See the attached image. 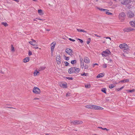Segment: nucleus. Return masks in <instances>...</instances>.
<instances>
[{
  "instance_id": "24",
  "label": "nucleus",
  "mask_w": 135,
  "mask_h": 135,
  "mask_svg": "<svg viewBox=\"0 0 135 135\" xmlns=\"http://www.w3.org/2000/svg\"><path fill=\"white\" fill-rule=\"evenodd\" d=\"M97 8L99 9V10H100L101 11H106L107 10L105 9H104L102 8H100L98 7H97Z\"/></svg>"
},
{
  "instance_id": "32",
  "label": "nucleus",
  "mask_w": 135,
  "mask_h": 135,
  "mask_svg": "<svg viewBox=\"0 0 135 135\" xmlns=\"http://www.w3.org/2000/svg\"><path fill=\"white\" fill-rule=\"evenodd\" d=\"M81 75L82 76H87L88 75V73H84L83 74H81Z\"/></svg>"
},
{
  "instance_id": "61",
  "label": "nucleus",
  "mask_w": 135,
  "mask_h": 135,
  "mask_svg": "<svg viewBox=\"0 0 135 135\" xmlns=\"http://www.w3.org/2000/svg\"><path fill=\"white\" fill-rule=\"evenodd\" d=\"M46 30L47 31H50V30L49 29H46Z\"/></svg>"
},
{
  "instance_id": "55",
  "label": "nucleus",
  "mask_w": 135,
  "mask_h": 135,
  "mask_svg": "<svg viewBox=\"0 0 135 135\" xmlns=\"http://www.w3.org/2000/svg\"><path fill=\"white\" fill-rule=\"evenodd\" d=\"M105 38H107V39H108H108H109L110 40H111V38H110V37H105Z\"/></svg>"
},
{
  "instance_id": "12",
  "label": "nucleus",
  "mask_w": 135,
  "mask_h": 135,
  "mask_svg": "<svg viewBox=\"0 0 135 135\" xmlns=\"http://www.w3.org/2000/svg\"><path fill=\"white\" fill-rule=\"evenodd\" d=\"M60 86L61 87L64 88H66L67 87V84L66 83L64 84L60 83L59 84Z\"/></svg>"
},
{
  "instance_id": "44",
  "label": "nucleus",
  "mask_w": 135,
  "mask_h": 135,
  "mask_svg": "<svg viewBox=\"0 0 135 135\" xmlns=\"http://www.w3.org/2000/svg\"><path fill=\"white\" fill-rule=\"evenodd\" d=\"M32 54V52L30 51H29L28 55L30 56Z\"/></svg>"
},
{
  "instance_id": "59",
  "label": "nucleus",
  "mask_w": 135,
  "mask_h": 135,
  "mask_svg": "<svg viewBox=\"0 0 135 135\" xmlns=\"http://www.w3.org/2000/svg\"><path fill=\"white\" fill-rule=\"evenodd\" d=\"M90 42L89 41H88L87 42V43L88 44H89Z\"/></svg>"
},
{
  "instance_id": "3",
  "label": "nucleus",
  "mask_w": 135,
  "mask_h": 135,
  "mask_svg": "<svg viewBox=\"0 0 135 135\" xmlns=\"http://www.w3.org/2000/svg\"><path fill=\"white\" fill-rule=\"evenodd\" d=\"M111 52L108 49H106L105 51H103L102 53V54L103 56H107L110 55Z\"/></svg>"
},
{
  "instance_id": "62",
  "label": "nucleus",
  "mask_w": 135,
  "mask_h": 135,
  "mask_svg": "<svg viewBox=\"0 0 135 135\" xmlns=\"http://www.w3.org/2000/svg\"><path fill=\"white\" fill-rule=\"evenodd\" d=\"M51 55L52 56H53V53H51Z\"/></svg>"
},
{
  "instance_id": "53",
  "label": "nucleus",
  "mask_w": 135,
  "mask_h": 135,
  "mask_svg": "<svg viewBox=\"0 0 135 135\" xmlns=\"http://www.w3.org/2000/svg\"><path fill=\"white\" fill-rule=\"evenodd\" d=\"M38 20H41V21H43L44 20L43 19H40V18H36Z\"/></svg>"
},
{
  "instance_id": "13",
  "label": "nucleus",
  "mask_w": 135,
  "mask_h": 135,
  "mask_svg": "<svg viewBox=\"0 0 135 135\" xmlns=\"http://www.w3.org/2000/svg\"><path fill=\"white\" fill-rule=\"evenodd\" d=\"M84 62L86 64H88L90 62V60L87 57H85L84 58Z\"/></svg>"
},
{
  "instance_id": "34",
  "label": "nucleus",
  "mask_w": 135,
  "mask_h": 135,
  "mask_svg": "<svg viewBox=\"0 0 135 135\" xmlns=\"http://www.w3.org/2000/svg\"><path fill=\"white\" fill-rule=\"evenodd\" d=\"M80 63H81L82 62H84L83 61V59L82 57H80Z\"/></svg>"
},
{
  "instance_id": "22",
  "label": "nucleus",
  "mask_w": 135,
  "mask_h": 135,
  "mask_svg": "<svg viewBox=\"0 0 135 135\" xmlns=\"http://www.w3.org/2000/svg\"><path fill=\"white\" fill-rule=\"evenodd\" d=\"M77 30L79 32H84L85 33H86L87 31H85L84 30L80 29H77Z\"/></svg>"
},
{
  "instance_id": "52",
  "label": "nucleus",
  "mask_w": 135,
  "mask_h": 135,
  "mask_svg": "<svg viewBox=\"0 0 135 135\" xmlns=\"http://www.w3.org/2000/svg\"><path fill=\"white\" fill-rule=\"evenodd\" d=\"M94 35H95V36H96L97 37H101L100 36H98V35H97L96 34H95Z\"/></svg>"
},
{
  "instance_id": "37",
  "label": "nucleus",
  "mask_w": 135,
  "mask_h": 135,
  "mask_svg": "<svg viewBox=\"0 0 135 135\" xmlns=\"http://www.w3.org/2000/svg\"><path fill=\"white\" fill-rule=\"evenodd\" d=\"M103 67L104 68H106L107 67V65L106 64H103Z\"/></svg>"
},
{
  "instance_id": "41",
  "label": "nucleus",
  "mask_w": 135,
  "mask_h": 135,
  "mask_svg": "<svg viewBox=\"0 0 135 135\" xmlns=\"http://www.w3.org/2000/svg\"><path fill=\"white\" fill-rule=\"evenodd\" d=\"M64 63L65 64V65L66 66H68L69 64V63L68 62H67L66 61L64 62Z\"/></svg>"
},
{
  "instance_id": "33",
  "label": "nucleus",
  "mask_w": 135,
  "mask_h": 135,
  "mask_svg": "<svg viewBox=\"0 0 135 135\" xmlns=\"http://www.w3.org/2000/svg\"><path fill=\"white\" fill-rule=\"evenodd\" d=\"M98 128H100V129H103V130H106L107 131H108V130H109V129H107L106 128H103L102 127H98Z\"/></svg>"
},
{
  "instance_id": "4",
  "label": "nucleus",
  "mask_w": 135,
  "mask_h": 135,
  "mask_svg": "<svg viewBox=\"0 0 135 135\" xmlns=\"http://www.w3.org/2000/svg\"><path fill=\"white\" fill-rule=\"evenodd\" d=\"M119 47L121 49H123L124 50H128L129 49L128 46L125 43L120 44L119 45Z\"/></svg>"
},
{
  "instance_id": "64",
  "label": "nucleus",
  "mask_w": 135,
  "mask_h": 135,
  "mask_svg": "<svg viewBox=\"0 0 135 135\" xmlns=\"http://www.w3.org/2000/svg\"><path fill=\"white\" fill-rule=\"evenodd\" d=\"M46 135H48V134H46Z\"/></svg>"
},
{
  "instance_id": "5",
  "label": "nucleus",
  "mask_w": 135,
  "mask_h": 135,
  "mask_svg": "<svg viewBox=\"0 0 135 135\" xmlns=\"http://www.w3.org/2000/svg\"><path fill=\"white\" fill-rule=\"evenodd\" d=\"M70 123H73L74 125L81 124L83 123L82 121L79 120H75L73 121H71Z\"/></svg>"
},
{
  "instance_id": "56",
  "label": "nucleus",
  "mask_w": 135,
  "mask_h": 135,
  "mask_svg": "<svg viewBox=\"0 0 135 135\" xmlns=\"http://www.w3.org/2000/svg\"><path fill=\"white\" fill-rule=\"evenodd\" d=\"M39 99L38 98H34V99H33V100H36V99Z\"/></svg>"
},
{
  "instance_id": "15",
  "label": "nucleus",
  "mask_w": 135,
  "mask_h": 135,
  "mask_svg": "<svg viewBox=\"0 0 135 135\" xmlns=\"http://www.w3.org/2000/svg\"><path fill=\"white\" fill-rule=\"evenodd\" d=\"M128 0H123L121 2V3L123 5H126L128 3Z\"/></svg>"
},
{
  "instance_id": "39",
  "label": "nucleus",
  "mask_w": 135,
  "mask_h": 135,
  "mask_svg": "<svg viewBox=\"0 0 135 135\" xmlns=\"http://www.w3.org/2000/svg\"><path fill=\"white\" fill-rule=\"evenodd\" d=\"M69 40L71 41H73V42H74V41H75V40L73 39H72V38H69Z\"/></svg>"
},
{
  "instance_id": "6",
  "label": "nucleus",
  "mask_w": 135,
  "mask_h": 135,
  "mask_svg": "<svg viewBox=\"0 0 135 135\" xmlns=\"http://www.w3.org/2000/svg\"><path fill=\"white\" fill-rule=\"evenodd\" d=\"M65 52L66 53L71 56L73 55V51L69 48L66 49Z\"/></svg>"
},
{
  "instance_id": "23",
  "label": "nucleus",
  "mask_w": 135,
  "mask_h": 135,
  "mask_svg": "<svg viewBox=\"0 0 135 135\" xmlns=\"http://www.w3.org/2000/svg\"><path fill=\"white\" fill-rule=\"evenodd\" d=\"M135 91V89H133L131 90H127V91L128 93H132L134 92Z\"/></svg>"
},
{
  "instance_id": "30",
  "label": "nucleus",
  "mask_w": 135,
  "mask_h": 135,
  "mask_svg": "<svg viewBox=\"0 0 135 135\" xmlns=\"http://www.w3.org/2000/svg\"><path fill=\"white\" fill-rule=\"evenodd\" d=\"M85 86L86 88H89L90 87V84H87L85 85Z\"/></svg>"
},
{
  "instance_id": "35",
  "label": "nucleus",
  "mask_w": 135,
  "mask_h": 135,
  "mask_svg": "<svg viewBox=\"0 0 135 135\" xmlns=\"http://www.w3.org/2000/svg\"><path fill=\"white\" fill-rule=\"evenodd\" d=\"M88 65L86 64L84 66V68L85 69H88Z\"/></svg>"
},
{
  "instance_id": "54",
  "label": "nucleus",
  "mask_w": 135,
  "mask_h": 135,
  "mask_svg": "<svg viewBox=\"0 0 135 135\" xmlns=\"http://www.w3.org/2000/svg\"><path fill=\"white\" fill-rule=\"evenodd\" d=\"M33 48L35 49H38V47H34Z\"/></svg>"
},
{
  "instance_id": "38",
  "label": "nucleus",
  "mask_w": 135,
  "mask_h": 135,
  "mask_svg": "<svg viewBox=\"0 0 135 135\" xmlns=\"http://www.w3.org/2000/svg\"><path fill=\"white\" fill-rule=\"evenodd\" d=\"M66 78L70 80H72L73 79L72 78L69 77H66Z\"/></svg>"
},
{
  "instance_id": "28",
  "label": "nucleus",
  "mask_w": 135,
  "mask_h": 135,
  "mask_svg": "<svg viewBox=\"0 0 135 135\" xmlns=\"http://www.w3.org/2000/svg\"><path fill=\"white\" fill-rule=\"evenodd\" d=\"M1 24L5 27L8 26V24L6 22H2L1 23Z\"/></svg>"
},
{
  "instance_id": "16",
  "label": "nucleus",
  "mask_w": 135,
  "mask_h": 135,
  "mask_svg": "<svg viewBox=\"0 0 135 135\" xmlns=\"http://www.w3.org/2000/svg\"><path fill=\"white\" fill-rule=\"evenodd\" d=\"M30 60V58L29 57H26L23 60V62L25 63L28 62Z\"/></svg>"
},
{
  "instance_id": "20",
  "label": "nucleus",
  "mask_w": 135,
  "mask_h": 135,
  "mask_svg": "<svg viewBox=\"0 0 135 135\" xmlns=\"http://www.w3.org/2000/svg\"><path fill=\"white\" fill-rule=\"evenodd\" d=\"M38 13L40 15H43L44 13L42 11L41 9H39L38 10Z\"/></svg>"
},
{
  "instance_id": "45",
  "label": "nucleus",
  "mask_w": 135,
  "mask_h": 135,
  "mask_svg": "<svg viewBox=\"0 0 135 135\" xmlns=\"http://www.w3.org/2000/svg\"><path fill=\"white\" fill-rule=\"evenodd\" d=\"M129 79H127L124 80V82H129Z\"/></svg>"
},
{
  "instance_id": "63",
  "label": "nucleus",
  "mask_w": 135,
  "mask_h": 135,
  "mask_svg": "<svg viewBox=\"0 0 135 135\" xmlns=\"http://www.w3.org/2000/svg\"><path fill=\"white\" fill-rule=\"evenodd\" d=\"M33 21H37L36 20H35V19H34L33 20Z\"/></svg>"
},
{
  "instance_id": "36",
  "label": "nucleus",
  "mask_w": 135,
  "mask_h": 135,
  "mask_svg": "<svg viewBox=\"0 0 135 135\" xmlns=\"http://www.w3.org/2000/svg\"><path fill=\"white\" fill-rule=\"evenodd\" d=\"M81 67L83 69L84 66V62H82L80 63Z\"/></svg>"
},
{
  "instance_id": "31",
  "label": "nucleus",
  "mask_w": 135,
  "mask_h": 135,
  "mask_svg": "<svg viewBox=\"0 0 135 135\" xmlns=\"http://www.w3.org/2000/svg\"><path fill=\"white\" fill-rule=\"evenodd\" d=\"M76 62V60H72L71 61V63L72 64H75Z\"/></svg>"
},
{
  "instance_id": "18",
  "label": "nucleus",
  "mask_w": 135,
  "mask_h": 135,
  "mask_svg": "<svg viewBox=\"0 0 135 135\" xmlns=\"http://www.w3.org/2000/svg\"><path fill=\"white\" fill-rule=\"evenodd\" d=\"M104 76V75L103 73H100L97 76V78H100L103 77Z\"/></svg>"
},
{
  "instance_id": "17",
  "label": "nucleus",
  "mask_w": 135,
  "mask_h": 135,
  "mask_svg": "<svg viewBox=\"0 0 135 135\" xmlns=\"http://www.w3.org/2000/svg\"><path fill=\"white\" fill-rule=\"evenodd\" d=\"M75 69L74 73L76 74L78 73L80 71V69L79 68H76L75 67Z\"/></svg>"
},
{
  "instance_id": "2",
  "label": "nucleus",
  "mask_w": 135,
  "mask_h": 135,
  "mask_svg": "<svg viewBox=\"0 0 135 135\" xmlns=\"http://www.w3.org/2000/svg\"><path fill=\"white\" fill-rule=\"evenodd\" d=\"M32 92L33 93L36 94H39L41 92L40 89L37 87H34L33 89Z\"/></svg>"
},
{
  "instance_id": "48",
  "label": "nucleus",
  "mask_w": 135,
  "mask_h": 135,
  "mask_svg": "<svg viewBox=\"0 0 135 135\" xmlns=\"http://www.w3.org/2000/svg\"><path fill=\"white\" fill-rule=\"evenodd\" d=\"M123 88H124V86H123L121 88H120V89H119V88L118 89V90L119 91L120 90H121L122 89H123Z\"/></svg>"
},
{
  "instance_id": "50",
  "label": "nucleus",
  "mask_w": 135,
  "mask_h": 135,
  "mask_svg": "<svg viewBox=\"0 0 135 135\" xmlns=\"http://www.w3.org/2000/svg\"><path fill=\"white\" fill-rule=\"evenodd\" d=\"M31 40L33 41V42L35 43L36 42V41H35V40L33 39H32Z\"/></svg>"
},
{
  "instance_id": "29",
  "label": "nucleus",
  "mask_w": 135,
  "mask_h": 135,
  "mask_svg": "<svg viewBox=\"0 0 135 135\" xmlns=\"http://www.w3.org/2000/svg\"><path fill=\"white\" fill-rule=\"evenodd\" d=\"M11 50L13 52L15 51L14 48L12 45H11Z\"/></svg>"
},
{
  "instance_id": "21",
  "label": "nucleus",
  "mask_w": 135,
  "mask_h": 135,
  "mask_svg": "<svg viewBox=\"0 0 135 135\" xmlns=\"http://www.w3.org/2000/svg\"><path fill=\"white\" fill-rule=\"evenodd\" d=\"M39 73V72L37 71V70H35L34 73V76H36Z\"/></svg>"
},
{
  "instance_id": "19",
  "label": "nucleus",
  "mask_w": 135,
  "mask_h": 135,
  "mask_svg": "<svg viewBox=\"0 0 135 135\" xmlns=\"http://www.w3.org/2000/svg\"><path fill=\"white\" fill-rule=\"evenodd\" d=\"M56 45V43L53 42L51 44V48L54 49Z\"/></svg>"
},
{
  "instance_id": "57",
  "label": "nucleus",
  "mask_w": 135,
  "mask_h": 135,
  "mask_svg": "<svg viewBox=\"0 0 135 135\" xmlns=\"http://www.w3.org/2000/svg\"><path fill=\"white\" fill-rule=\"evenodd\" d=\"M113 83L115 84H117V83L116 81L114 82Z\"/></svg>"
},
{
  "instance_id": "11",
  "label": "nucleus",
  "mask_w": 135,
  "mask_h": 135,
  "mask_svg": "<svg viewBox=\"0 0 135 135\" xmlns=\"http://www.w3.org/2000/svg\"><path fill=\"white\" fill-rule=\"evenodd\" d=\"M74 69H75V67H72L70 68L68 70V71L69 73L71 74L73 73H74Z\"/></svg>"
},
{
  "instance_id": "10",
  "label": "nucleus",
  "mask_w": 135,
  "mask_h": 135,
  "mask_svg": "<svg viewBox=\"0 0 135 135\" xmlns=\"http://www.w3.org/2000/svg\"><path fill=\"white\" fill-rule=\"evenodd\" d=\"M133 29L131 27L126 28L123 29L124 32H129L133 30Z\"/></svg>"
},
{
  "instance_id": "42",
  "label": "nucleus",
  "mask_w": 135,
  "mask_h": 135,
  "mask_svg": "<svg viewBox=\"0 0 135 135\" xmlns=\"http://www.w3.org/2000/svg\"><path fill=\"white\" fill-rule=\"evenodd\" d=\"M77 39L79 40L81 43H82L83 42V41L82 40L79 38H78Z\"/></svg>"
},
{
  "instance_id": "26",
  "label": "nucleus",
  "mask_w": 135,
  "mask_h": 135,
  "mask_svg": "<svg viewBox=\"0 0 135 135\" xmlns=\"http://www.w3.org/2000/svg\"><path fill=\"white\" fill-rule=\"evenodd\" d=\"M101 90L102 92L104 93L105 94H106V89L105 88H103Z\"/></svg>"
},
{
  "instance_id": "47",
  "label": "nucleus",
  "mask_w": 135,
  "mask_h": 135,
  "mask_svg": "<svg viewBox=\"0 0 135 135\" xmlns=\"http://www.w3.org/2000/svg\"><path fill=\"white\" fill-rule=\"evenodd\" d=\"M96 65H98V64H97V63H95V64H94L93 65V67H94Z\"/></svg>"
},
{
  "instance_id": "14",
  "label": "nucleus",
  "mask_w": 135,
  "mask_h": 135,
  "mask_svg": "<svg viewBox=\"0 0 135 135\" xmlns=\"http://www.w3.org/2000/svg\"><path fill=\"white\" fill-rule=\"evenodd\" d=\"M129 23L132 27H135V21H131L129 22Z\"/></svg>"
},
{
  "instance_id": "46",
  "label": "nucleus",
  "mask_w": 135,
  "mask_h": 135,
  "mask_svg": "<svg viewBox=\"0 0 135 135\" xmlns=\"http://www.w3.org/2000/svg\"><path fill=\"white\" fill-rule=\"evenodd\" d=\"M54 49L51 48V53H52L54 51Z\"/></svg>"
},
{
  "instance_id": "25",
  "label": "nucleus",
  "mask_w": 135,
  "mask_h": 135,
  "mask_svg": "<svg viewBox=\"0 0 135 135\" xmlns=\"http://www.w3.org/2000/svg\"><path fill=\"white\" fill-rule=\"evenodd\" d=\"M115 87V86L113 84H110L109 86V88L110 89H112Z\"/></svg>"
},
{
  "instance_id": "27",
  "label": "nucleus",
  "mask_w": 135,
  "mask_h": 135,
  "mask_svg": "<svg viewBox=\"0 0 135 135\" xmlns=\"http://www.w3.org/2000/svg\"><path fill=\"white\" fill-rule=\"evenodd\" d=\"M28 42L30 44L33 46H35V45H36V46H37V45H35V43L33 42L32 41H29Z\"/></svg>"
},
{
  "instance_id": "40",
  "label": "nucleus",
  "mask_w": 135,
  "mask_h": 135,
  "mask_svg": "<svg viewBox=\"0 0 135 135\" xmlns=\"http://www.w3.org/2000/svg\"><path fill=\"white\" fill-rule=\"evenodd\" d=\"M106 13L108 15H112V13H111L108 12H106Z\"/></svg>"
},
{
  "instance_id": "43",
  "label": "nucleus",
  "mask_w": 135,
  "mask_h": 135,
  "mask_svg": "<svg viewBox=\"0 0 135 135\" xmlns=\"http://www.w3.org/2000/svg\"><path fill=\"white\" fill-rule=\"evenodd\" d=\"M65 59L66 60H69V57H66L65 56Z\"/></svg>"
},
{
  "instance_id": "7",
  "label": "nucleus",
  "mask_w": 135,
  "mask_h": 135,
  "mask_svg": "<svg viewBox=\"0 0 135 135\" xmlns=\"http://www.w3.org/2000/svg\"><path fill=\"white\" fill-rule=\"evenodd\" d=\"M127 15L129 18H132L134 16L133 12L132 11H129L127 12Z\"/></svg>"
},
{
  "instance_id": "9",
  "label": "nucleus",
  "mask_w": 135,
  "mask_h": 135,
  "mask_svg": "<svg viewBox=\"0 0 135 135\" xmlns=\"http://www.w3.org/2000/svg\"><path fill=\"white\" fill-rule=\"evenodd\" d=\"M119 18L120 19L124 18L125 17L126 15L123 12H121L120 13L119 15Z\"/></svg>"
},
{
  "instance_id": "51",
  "label": "nucleus",
  "mask_w": 135,
  "mask_h": 135,
  "mask_svg": "<svg viewBox=\"0 0 135 135\" xmlns=\"http://www.w3.org/2000/svg\"><path fill=\"white\" fill-rule=\"evenodd\" d=\"M70 94V93H67L66 94V96L68 97V96H69V94Z\"/></svg>"
},
{
  "instance_id": "1",
  "label": "nucleus",
  "mask_w": 135,
  "mask_h": 135,
  "mask_svg": "<svg viewBox=\"0 0 135 135\" xmlns=\"http://www.w3.org/2000/svg\"><path fill=\"white\" fill-rule=\"evenodd\" d=\"M85 107L86 108L95 110H98L99 109L102 110L103 108L100 107L96 105H86Z\"/></svg>"
},
{
  "instance_id": "8",
  "label": "nucleus",
  "mask_w": 135,
  "mask_h": 135,
  "mask_svg": "<svg viewBox=\"0 0 135 135\" xmlns=\"http://www.w3.org/2000/svg\"><path fill=\"white\" fill-rule=\"evenodd\" d=\"M56 60L57 64L60 65L61 64V58L60 55L57 56Z\"/></svg>"
},
{
  "instance_id": "60",
  "label": "nucleus",
  "mask_w": 135,
  "mask_h": 135,
  "mask_svg": "<svg viewBox=\"0 0 135 135\" xmlns=\"http://www.w3.org/2000/svg\"><path fill=\"white\" fill-rule=\"evenodd\" d=\"M14 1H15L16 2H19V1L18 0H14Z\"/></svg>"
},
{
  "instance_id": "58",
  "label": "nucleus",
  "mask_w": 135,
  "mask_h": 135,
  "mask_svg": "<svg viewBox=\"0 0 135 135\" xmlns=\"http://www.w3.org/2000/svg\"><path fill=\"white\" fill-rule=\"evenodd\" d=\"M109 61L110 62H112V59H110V60H109Z\"/></svg>"
},
{
  "instance_id": "49",
  "label": "nucleus",
  "mask_w": 135,
  "mask_h": 135,
  "mask_svg": "<svg viewBox=\"0 0 135 135\" xmlns=\"http://www.w3.org/2000/svg\"><path fill=\"white\" fill-rule=\"evenodd\" d=\"M119 82H121V83H124V80H123L120 81Z\"/></svg>"
}]
</instances>
